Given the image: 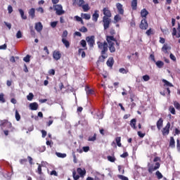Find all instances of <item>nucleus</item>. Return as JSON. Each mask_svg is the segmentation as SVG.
Returning a JSON list of instances; mask_svg holds the SVG:
<instances>
[{"instance_id":"31","label":"nucleus","mask_w":180,"mask_h":180,"mask_svg":"<svg viewBox=\"0 0 180 180\" xmlns=\"http://www.w3.org/2000/svg\"><path fill=\"white\" fill-rule=\"evenodd\" d=\"M169 49V46L167 44H164L162 47V51H164L165 54H168V50Z\"/></svg>"},{"instance_id":"28","label":"nucleus","mask_w":180,"mask_h":180,"mask_svg":"<svg viewBox=\"0 0 180 180\" xmlns=\"http://www.w3.org/2000/svg\"><path fill=\"white\" fill-rule=\"evenodd\" d=\"M107 159L110 162H115L116 161V158L115 157V153H112V156L108 155L107 156Z\"/></svg>"},{"instance_id":"37","label":"nucleus","mask_w":180,"mask_h":180,"mask_svg":"<svg viewBox=\"0 0 180 180\" xmlns=\"http://www.w3.org/2000/svg\"><path fill=\"white\" fill-rule=\"evenodd\" d=\"M56 154L57 157H58L59 158H65V157H67V154H65V153H61L56 152Z\"/></svg>"},{"instance_id":"16","label":"nucleus","mask_w":180,"mask_h":180,"mask_svg":"<svg viewBox=\"0 0 180 180\" xmlns=\"http://www.w3.org/2000/svg\"><path fill=\"white\" fill-rule=\"evenodd\" d=\"M11 126V122L8 121V120H3L0 121V127L1 128L6 127V125Z\"/></svg>"},{"instance_id":"22","label":"nucleus","mask_w":180,"mask_h":180,"mask_svg":"<svg viewBox=\"0 0 180 180\" xmlns=\"http://www.w3.org/2000/svg\"><path fill=\"white\" fill-rule=\"evenodd\" d=\"M77 172L80 176H84L85 174H86V170H85V169H82L81 167L77 168Z\"/></svg>"},{"instance_id":"57","label":"nucleus","mask_w":180,"mask_h":180,"mask_svg":"<svg viewBox=\"0 0 180 180\" xmlns=\"http://www.w3.org/2000/svg\"><path fill=\"white\" fill-rule=\"evenodd\" d=\"M146 34H147V36H151V34H153V30L150 28L146 32Z\"/></svg>"},{"instance_id":"44","label":"nucleus","mask_w":180,"mask_h":180,"mask_svg":"<svg viewBox=\"0 0 180 180\" xmlns=\"http://www.w3.org/2000/svg\"><path fill=\"white\" fill-rule=\"evenodd\" d=\"M174 106L177 110H180V104L178 103V101L174 102Z\"/></svg>"},{"instance_id":"35","label":"nucleus","mask_w":180,"mask_h":180,"mask_svg":"<svg viewBox=\"0 0 180 180\" xmlns=\"http://www.w3.org/2000/svg\"><path fill=\"white\" fill-rule=\"evenodd\" d=\"M109 50L110 53H115V51H116V48H115V44H110L109 45Z\"/></svg>"},{"instance_id":"64","label":"nucleus","mask_w":180,"mask_h":180,"mask_svg":"<svg viewBox=\"0 0 180 180\" xmlns=\"http://www.w3.org/2000/svg\"><path fill=\"white\" fill-rule=\"evenodd\" d=\"M137 134H138L139 136L141 137V139H143V137H144V136H146V134H143V133H141V131H139L137 132Z\"/></svg>"},{"instance_id":"59","label":"nucleus","mask_w":180,"mask_h":180,"mask_svg":"<svg viewBox=\"0 0 180 180\" xmlns=\"http://www.w3.org/2000/svg\"><path fill=\"white\" fill-rule=\"evenodd\" d=\"M16 37L17 39H22V32H20V30L18 31L16 34Z\"/></svg>"},{"instance_id":"21","label":"nucleus","mask_w":180,"mask_h":180,"mask_svg":"<svg viewBox=\"0 0 180 180\" xmlns=\"http://www.w3.org/2000/svg\"><path fill=\"white\" fill-rule=\"evenodd\" d=\"M36 10H34V8H31L30 9V11H28V14H29V16H30L31 19H34L36 15Z\"/></svg>"},{"instance_id":"29","label":"nucleus","mask_w":180,"mask_h":180,"mask_svg":"<svg viewBox=\"0 0 180 180\" xmlns=\"http://www.w3.org/2000/svg\"><path fill=\"white\" fill-rule=\"evenodd\" d=\"M18 11L20 12V15L22 19H23L24 20H26V19H27V16H26V15H25V11H23L22 10V8L18 9Z\"/></svg>"},{"instance_id":"14","label":"nucleus","mask_w":180,"mask_h":180,"mask_svg":"<svg viewBox=\"0 0 180 180\" xmlns=\"http://www.w3.org/2000/svg\"><path fill=\"white\" fill-rule=\"evenodd\" d=\"M113 64H115V59H113V57H110L106 62V65L110 68H112Z\"/></svg>"},{"instance_id":"26","label":"nucleus","mask_w":180,"mask_h":180,"mask_svg":"<svg viewBox=\"0 0 180 180\" xmlns=\"http://www.w3.org/2000/svg\"><path fill=\"white\" fill-rule=\"evenodd\" d=\"M136 122H137V120H136V118H134L130 121V126H131V127H132V129H134V130H136V129H137V127H136Z\"/></svg>"},{"instance_id":"5","label":"nucleus","mask_w":180,"mask_h":180,"mask_svg":"<svg viewBox=\"0 0 180 180\" xmlns=\"http://www.w3.org/2000/svg\"><path fill=\"white\" fill-rule=\"evenodd\" d=\"M160 167H161V164H160V162H157L155 163V167L153 165L149 166L148 171L150 174H153V172H154V171H157V169H159Z\"/></svg>"},{"instance_id":"62","label":"nucleus","mask_w":180,"mask_h":180,"mask_svg":"<svg viewBox=\"0 0 180 180\" xmlns=\"http://www.w3.org/2000/svg\"><path fill=\"white\" fill-rule=\"evenodd\" d=\"M8 13H12L13 12V8L12 7V6L9 5L8 6Z\"/></svg>"},{"instance_id":"24","label":"nucleus","mask_w":180,"mask_h":180,"mask_svg":"<svg viewBox=\"0 0 180 180\" xmlns=\"http://www.w3.org/2000/svg\"><path fill=\"white\" fill-rule=\"evenodd\" d=\"M131 6L133 11H137V0H132Z\"/></svg>"},{"instance_id":"54","label":"nucleus","mask_w":180,"mask_h":180,"mask_svg":"<svg viewBox=\"0 0 180 180\" xmlns=\"http://www.w3.org/2000/svg\"><path fill=\"white\" fill-rule=\"evenodd\" d=\"M143 79L145 82L150 81V76L148 75H143Z\"/></svg>"},{"instance_id":"32","label":"nucleus","mask_w":180,"mask_h":180,"mask_svg":"<svg viewBox=\"0 0 180 180\" xmlns=\"http://www.w3.org/2000/svg\"><path fill=\"white\" fill-rule=\"evenodd\" d=\"M158 68H162V67H164V62H162V60H158L155 62Z\"/></svg>"},{"instance_id":"50","label":"nucleus","mask_w":180,"mask_h":180,"mask_svg":"<svg viewBox=\"0 0 180 180\" xmlns=\"http://www.w3.org/2000/svg\"><path fill=\"white\" fill-rule=\"evenodd\" d=\"M83 18L84 19H86V20H89V19H91V14L84 13Z\"/></svg>"},{"instance_id":"60","label":"nucleus","mask_w":180,"mask_h":180,"mask_svg":"<svg viewBox=\"0 0 180 180\" xmlns=\"http://www.w3.org/2000/svg\"><path fill=\"white\" fill-rule=\"evenodd\" d=\"M37 172H38L39 175H41L42 172H41V165H39V166H38Z\"/></svg>"},{"instance_id":"47","label":"nucleus","mask_w":180,"mask_h":180,"mask_svg":"<svg viewBox=\"0 0 180 180\" xmlns=\"http://www.w3.org/2000/svg\"><path fill=\"white\" fill-rule=\"evenodd\" d=\"M176 149L180 152V138L176 139Z\"/></svg>"},{"instance_id":"1","label":"nucleus","mask_w":180,"mask_h":180,"mask_svg":"<svg viewBox=\"0 0 180 180\" xmlns=\"http://www.w3.org/2000/svg\"><path fill=\"white\" fill-rule=\"evenodd\" d=\"M97 45L98 49L101 50V56L99 57L98 60L99 61H101L103 63L105 61V58H108V42L104 41V42H101L98 41Z\"/></svg>"},{"instance_id":"25","label":"nucleus","mask_w":180,"mask_h":180,"mask_svg":"<svg viewBox=\"0 0 180 180\" xmlns=\"http://www.w3.org/2000/svg\"><path fill=\"white\" fill-rule=\"evenodd\" d=\"M162 82L164 83V86H170V87L174 86V84H172L171 82H168L165 79H162Z\"/></svg>"},{"instance_id":"36","label":"nucleus","mask_w":180,"mask_h":180,"mask_svg":"<svg viewBox=\"0 0 180 180\" xmlns=\"http://www.w3.org/2000/svg\"><path fill=\"white\" fill-rule=\"evenodd\" d=\"M169 111L170 112V113H172V115H176L175 108H174V106H172V105H170L169 107Z\"/></svg>"},{"instance_id":"42","label":"nucleus","mask_w":180,"mask_h":180,"mask_svg":"<svg viewBox=\"0 0 180 180\" xmlns=\"http://www.w3.org/2000/svg\"><path fill=\"white\" fill-rule=\"evenodd\" d=\"M96 134H94L93 136H89L88 141H96Z\"/></svg>"},{"instance_id":"11","label":"nucleus","mask_w":180,"mask_h":180,"mask_svg":"<svg viewBox=\"0 0 180 180\" xmlns=\"http://www.w3.org/2000/svg\"><path fill=\"white\" fill-rule=\"evenodd\" d=\"M116 6L118 11V13H120V15H124V10L123 9V5H122L120 3H117Z\"/></svg>"},{"instance_id":"9","label":"nucleus","mask_w":180,"mask_h":180,"mask_svg":"<svg viewBox=\"0 0 180 180\" xmlns=\"http://www.w3.org/2000/svg\"><path fill=\"white\" fill-rule=\"evenodd\" d=\"M53 58L56 61H58L61 58V52L60 51H54L53 52Z\"/></svg>"},{"instance_id":"48","label":"nucleus","mask_w":180,"mask_h":180,"mask_svg":"<svg viewBox=\"0 0 180 180\" xmlns=\"http://www.w3.org/2000/svg\"><path fill=\"white\" fill-rule=\"evenodd\" d=\"M72 175H73V179H75V180L79 179V175L77 174L76 172H73Z\"/></svg>"},{"instance_id":"46","label":"nucleus","mask_w":180,"mask_h":180,"mask_svg":"<svg viewBox=\"0 0 180 180\" xmlns=\"http://www.w3.org/2000/svg\"><path fill=\"white\" fill-rule=\"evenodd\" d=\"M4 96V93L0 94V102H1V103H5L6 102L5 98Z\"/></svg>"},{"instance_id":"7","label":"nucleus","mask_w":180,"mask_h":180,"mask_svg":"<svg viewBox=\"0 0 180 180\" xmlns=\"http://www.w3.org/2000/svg\"><path fill=\"white\" fill-rule=\"evenodd\" d=\"M169 129H171V122H167L162 130V136H168L169 134Z\"/></svg>"},{"instance_id":"61","label":"nucleus","mask_w":180,"mask_h":180,"mask_svg":"<svg viewBox=\"0 0 180 180\" xmlns=\"http://www.w3.org/2000/svg\"><path fill=\"white\" fill-rule=\"evenodd\" d=\"M169 58H171V60H172V61H176V57H175L174 54L170 53Z\"/></svg>"},{"instance_id":"27","label":"nucleus","mask_w":180,"mask_h":180,"mask_svg":"<svg viewBox=\"0 0 180 180\" xmlns=\"http://www.w3.org/2000/svg\"><path fill=\"white\" fill-rule=\"evenodd\" d=\"M98 18H99V14L98 13V11H96L92 15L94 22H98Z\"/></svg>"},{"instance_id":"6","label":"nucleus","mask_w":180,"mask_h":180,"mask_svg":"<svg viewBox=\"0 0 180 180\" xmlns=\"http://www.w3.org/2000/svg\"><path fill=\"white\" fill-rule=\"evenodd\" d=\"M110 22H111L110 18H108V17H103V23L104 30H107V29H109Z\"/></svg>"},{"instance_id":"55","label":"nucleus","mask_w":180,"mask_h":180,"mask_svg":"<svg viewBox=\"0 0 180 180\" xmlns=\"http://www.w3.org/2000/svg\"><path fill=\"white\" fill-rule=\"evenodd\" d=\"M114 20H115V22H119V20H122V18H120V15H116L114 17Z\"/></svg>"},{"instance_id":"39","label":"nucleus","mask_w":180,"mask_h":180,"mask_svg":"<svg viewBox=\"0 0 180 180\" xmlns=\"http://www.w3.org/2000/svg\"><path fill=\"white\" fill-rule=\"evenodd\" d=\"M79 54H81L82 53V58H85L86 54L85 53V51H84V49H79L78 51Z\"/></svg>"},{"instance_id":"43","label":"nucleus","mask_w":180,"mask_h":180,"mask_svg":"<svg viewBox=\"0 0 180 180\" xmlns=\"http://www.w3.org/2000/svg\"><path fill=\"white\" fill-rule=\"evenodd\" d=\"M79 30L82 33H86V32H88V28H86V27H85V26H83Z\"/></svg>"},{"instance_id":"40","label":"nucleus","mask_w":180,"mask_h":180,"mask_svg":"<svg viewBox=\"0 0 180 180\" xmlns=\"http://www.w3.org/2000/svg\"><path fill=\"white\" fill-rule=\"evenodd\" d=\"M119 72L121 74H127L129 72V70H126L124 68H121L119 69Z\"/></svg>"},{"instance_id":"49","label":"nucleus","mask_w":180,"mask_h":180,"mask_svg":"<svg viewBox=\"0 0 180 180\" xmlns=\"http://www.w3.org/2000/svg\"><path fill=\"white\" fill-rule=\"evenodd\" d=\"M33 98H34V95L32 93H30L29 95L27 96V101H32Z\"/></svg>"},{"instance_id":"20","label":"nucleus","mask_w":180,"mask_h":180,"mask_svg":"<svg viewBox=\"0 0 180 180\" xmlns=\"http://www.w3.org/2000/svg\"><path fill=\"white\" fill-rule=\"evenodd\" d=\"M169 146L170 148H175V139H174V136L170 137Z\"/></svg>"},{"instance_id":"33","label":"nucleus","mask_w":180,"mask_h":180,"mask_svg":"<svg viewBox=\"0 0 180 180\" xmlns=\"http://www.w3.org/2000/svg\"><path fill=\"white\" fill-rule=\"evenodd\" d=\"M81 8H82L84 12H88V11H89V4H84L81 6Z\"/></svg>"},{"instance_id":"45","label":"nucleus","mask_w":180,"mask_h":180,"mask_svg":"<svg viewBox=\"0 0 180 180\" xmlns=\"http://www.w3.org/2000/svg\"><path fill=\"white\" fill-rule=\"evenodd\" d=\"M15 120H17V122H19V120H20V114H19L18 110H15Z\"/></svg>"},{"instance_id":"63","label":"nucleus","mask_w":180,"mask_h":180,"mask_svg":"<svg viewBox=\"0 0 180 180\" xmlns=\"http://www.w3.org/2000/svg\"><path fill=\"white\" fill-rule=\"evenodd\" d=\"M178 134H180V129H179L178 128H175L174 136H176Z\"/></svg>"},{"instance_id":"3","label":"nucleus","mask_w":180,"mask_h":180,"mask_svg":"<svg viewBox=\"0 0 180 180\" xmlns=\"http://www.w3.org/2000/svg\"><path fill=\"white\" fill-rule=\"evenodd\" d=\"M86 41L91 49L94 48L95 45V37L94 35L86 37Z\"/></svg>"},{"instance_id":"23","label":"nucleus","mask_w":180,"mask_h":180,"mask_svg":"<svg viewBox=\"0 0 180 180\" xmlns=\"http://www.w3.org/2000/svg\"><path fill=\"white\" fill-rule=\"evenodd\" d=\"M31 110H37L39 109V104L37 103H32L30 104Z\"/></svg>"},{"instance_id":"34","label":"nucleus","mask_w":180,"mask_h":180,"mask_svg":"<svg viewBox=\"0 0 180 180\" xmlns=\"http://www.w3.org/2000/svg\"><path fill=\"white\" fill-rule=\"evenodd\" d=\"M115 141L118 147H122V143H120V141H122V138L120 136L116 137Z\"/></svg>"},{"instance_id":"15","label":"nucleus","mask_w":180,"mask_h":180,"mask_svg":"<svg viewBox=\"0 0 180 180\" xmlns=\"http://www.w3.org/2000/svg\"><path fill=\"white\" fill-rule=\"evenodd\" d=\"M106 40L109 45L115 44L113 41H117L115 37L109 35L106 36Z\"/></svg>"},{"instance_id":"10","label":"nucleus","mask_w":180,"mask_h":180,"mask_svg":"<svg viewBox=\"0 0 180 180\" xmlns=\"http://www.w3.org/2000/svg\"><path fill=\"white\" fill-rule=\"evenodd\" d=\"M104 17L110 18H112V13H110V10H109V8H104L103 9Z\"/></svg>"},{"instance_id":"56","label":"nucleus","mask_w":180,"mask_h":180,"mask_svg":"<svg viewBox=\"0 0 180 180\" xmlns=\"http://www.w3.org/2000/svg\"><path fill=\"white\" fill-rule=\"evenodd\" d=\"M118 178L119 179H122V180H129V178H127L124 175H118Z\"/></svg>"},{"instance_id":"12","label":"nucleus","mask_w":180,"mask_h":180,"mask_svg":"<svg viewBox=\"0 0 180 180\" xmlns=\"http://www.w3.org/2000/svg\"><path fill=\"white\" fill-rule=\"evenodd\" d=\"M94 180H105V175L96 172L94 173Z\"/></svg>"},{"instance_id":"52","label":"nucleus","mask_w":180,"mask_h":180,"mask_svg":"<svg viewBox=\"0 0 180 180\" xmlns=\"http://www.w3.org/2000/svg\"><path fill=\"white\" fill-rule=\"evenodd\" d=\"M58 23V21H53L51 22V26L54 29V27H57V25Z\"/></svg>"},{"instance_id":"19","label":"nucleus","mask_w":180,"mask_h":180,"mask_svg":"<svg viewBox=\"0 0 180 180\" xmlns=\"http://www.w3.org/2000/svg\"><path fill=\"white\" fill-rule=\"evenodd\" d=\"M162 124H164V120L162 118H160L156 123V126L158 130H161V127H162Z\"/></svg>"},{"instance_id":"4","label":"nucleus","mask_w":180,"mask_h":180,"mask_svg":"<svg viewBox=\"0 0 180 180\" xmlns=\"http://www.w3.org/2000/svg\"><path fill=\"white\" fill-rule=\"evenodd\" d=\"M139 27L141 30H147L148 29V22H147V19L143 18L139 24Z\"/></svg>"},{"instance_id":"8","label":"nucleus","mask_w":180,"mask_h":180,"mask_svg":"<svg viewBox=\"0 0 180 180\" xmlns=\"http://www.w3.org/2000/svg\"><path fill=\"white\" fill-rule=\"evenodd\" d=\"M177 31H178V33L176 34V28L174 27L172 29V36H176L177 39H179L180 37V24L179 23H178Z\"/></svg>"},{"instance_id":"17","label":"nucleus","mask_w":180,"mask_h":180,"mask_svg":"<svg viewBox=\"0 0 180 180\" xmlns=\"http://www.w3.org/2000/svg\"><path fill=\"white\" fill-rule=\"evenodd\" d=\"M35 30L39 33H40V32L43 30V25L41 24V22L35 23Z\"/></svg>"},{"instance_id":"2","label":"nucleus","mask_w":180,"mask_h":180,"mask_svg":"<svg viewBox=\"0 0 180 180\" xmlns=\"http://www.w3.org/2000/svg\"><path fill=\"white\" fill-rule=\"evenodd\" d=\"M54 11H56V15L60 16V15H64L65 11L63 10V6L61 4L53 5Z\"/></svg>"},{"instance_id":"18","label":"nucleus","mask_w":180,"mask_h":180,"mask_svg":"<svg viewBox=\"0 0 180 180\" xmlns=\"http://www.w3.org/2000/svg\"><path fill=\"white\" fill-rule=\"evenodd\" d=\"M148 15V11L147 9L143 8L141 11V16L143 19H147V16Z\"/></svg>"},{"instance_id":"41","label":"nucleus","mask_w":180,"mask_h":180,"mask_svg":"<svg viewBox=\"0 0 180 180\" xmlns=\"http://www.w3.org/2000/svg\"><path fill=\"white\" fill-rule=\"evenodd\" d=\"M155 175H156L158 179H162V178H163L162 174H161V172H160V171H157L155 172Z\"/></svg>"},{"instance_id":"13","label":"nucleus","mask_w":180,"mask_h":180,"mask_svg":"<svg viewBox=\"0 0 180 180\" xmlns=\"http://www.w3.org/2000/svg\"><path fill=\"white\" fill-rule=\"evenodd\" d=\"M72 5L75 6V5H78L80 8L85 4V1L84 0H72Z\"/></svg>"},{"instance_id":"51","label":"nucleus","mask_w":180,"mask_h":180,"mask_svg":"<svg viewBox=\"0 0 180 180\" xmlns=\"http://www.w3.org/2000/svg\"><path fill=\"white\" fill-rule=\"evenodd\" d=\"M23 61H25V63H30V56L29 55H27L25 57H24Z\"/></svg>"},{"instance_id":"30","label":"nucleus","mask_w":180,"mask_h":180,"mask_svg":"<svg viewBox=\"0 0 180 180\" xmlns=\"http://www.w3.org/2000/svg\"><path fill=\"white\" fill-rule=\"evenodd\" d=\"M62 43L64 44V46L66 47V49H69V47H70V41H68V40L63 38L62 39Z\"/></svg>"},{"instance_id":"53","label":"nucleus","mask_w":180,"mask_h":180,"mask_svg":"<svg viewBox=\"0 0 180 180\" xmlns=\"http://www.w3.org/2000/svg\"><path fill=\"white\" fill-rule=\"evenodd\" d=\"M6 127H7V129H10L11 131H15V127H13L12 126V123L11 122V125H6Z\"/></svg>"},{"instance_id":"58","label":"nucleus","mask_w":180,"mask_h":180,"mask_svg":"<svg viewBox=\"0 0 180 180\" xmlns=\"http://www.w3.org/2000/svg\"><path fill=\"white\" fill-rule=\"evenodd\" d=\"M121 158H127V157H129V153L127 152H125L120 155Z\"/></svg>"},{"instance_id":"38","label":"nucleus","mask_w":180,"mask_h":180,"mask_svg":"<svg viewBox=\"0 0 180 180\" xmlns=\"http://www.w3.org/2000/svg\"><path fill=\"white\" fill-rule=\"evenodd\" d=\"M80 45L82 46V47L85 49V50H86V41H85L84 39L81 40Z\"/></svg>"}]
</instances>
